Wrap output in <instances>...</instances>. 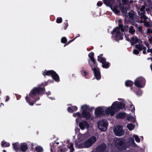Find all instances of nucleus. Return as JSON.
I'll return each instance as SVG.
<instances>
[{"label": "nucleus", "instance_id": "nucleus-1", "mask_svg": "<svg viewBox=\"0 0 152 152\" xmlns=\"http://www.w3.org/2000/svg\"><path fill=\"white\" fill-rule=\"evenodd\" d=\"M125 103L116 101L114 102L110 107L102 108L98 107L96 109V115H105L113 116L115 113L120 109L125 107Z\"/></svg>", "mask_w": 152, "mask_h": 152}, {"label": "nucleus", "instance_id": "nucleus-2", "mask_svg": "<svg viewBox=\"0 0 152 152\" xmlns=\"http://www.w3.org/2000/svg\"><path fill=\"white\" fill-rule=\"evenodd\" d=\"M45 87H34L31 91L28 96L27 95L25 99L29 104L33 106L36 102L39 99V96H42L45 94Z\"/></svg>", "mask_w": 152, "mask_h": 152}, {"label": "nucleus", "instance_id": "nucleus-3", "mask_svg": "<svg viewBox=\"0 0 152 152\" xmlns=\"http://www.w3.org/2000/svg\"><path fill=\"white\" fill-rule=\"evenodd\" d=\"M123 25L119 24V26L115 28L112 32L113 37L116 38V41L119 39H122L123 38L124 34L121 32L123 33L124 31H127L128 30L129 27L127 26H125L124 27V29L123 28Z\"/></svg>", "mask_w": 152, "mask_h": 152}, {"label": "nucleus", "instance_id": "nucleus-4", "mask_svg": "<svg viewBox=\"0 0 152 152\" xmlns=\"http://www.w3.org/2000/svg\"><path fill=\"white\" fill-rule=\"evenodd\" d=\"M94 107H90L86 104L84 105L81 107L82 110V118H85L86 120L89 119L91 117V113L92 112Z\"/></svg>", "mask_w": 152, "mask_h": 152}, {"label": "nucleus", "instance_id": "nucleus-5", "mask_svg": "<svg viewBox=\"0 0 152 152\" xmlns=\"http://www.w3.org/2000/svg\"><path fill=\"white\" fill-rule=\"evenodd\" d=\"M88 56L89 58L88 60V64L91 66L95 77V59L94 58V53L92 52L89 53Z\"/></svg>", "mask_w": 152, "mask_h": 152}, {"label": "nucleus", "instance_id": "nucleus-6", "mask_svg": "<svg viewBox=\"0 0 152 152\" xmlns=\"http://www.w3.org/2000/svg\"><path fill=\"white\" fill-rule=\"evenodd\" d=\"M98 128L101 130L105 132L107 129L108 123L105 120H103L99 121L98 123Z\"/></svg>", "mask_w": 152, "mask_h": 152}, {"label": "nucleus", "instance_id": "nucleus-7", "mask_svg": "<svg viewBox=\"0 0 152 152\" xmlns=\"http://www.w3.org/2000/svg\"><path fill=\"white\" fill-rule=\"evenodd\" d=\"M145 80L142 77H139L137 78L135 80L134 84L135 85L138 87L142 88L145 85Z\"/></svg>", "mask_w": 152, "mask_h": 152}, {"label": "nucleus", "instance_id": "nucleus-8", "mask_svg": "<svg viewBox=\"0 0 152 152\" xmlns=\"http://www.w3.org/2000/svg\"><path fill=\"white\" fill-rule=\"evenodd\" d=\"M113 132L117 136H120L124 134V132L122 127L120 126H117L114 128Z\"/></svg>", "mask_w": 152, "mask_h": 152}, {"label": "nucleus", "instance_id": "nucleus-9", "mask_svg": "<svg viewBox=\"0 0 152 152\" xmlns=\"http://www.w3.org/2000/svg\"><path fill=\"white\" fill-rule=\"evenodd\" d=\"M95 142V136H93L84 142L85 148L90 147Z\"/></svg>", "mask_w": 152, "mask_h": 152}, {"label": "nucleus", "instance_id": "nucleus-10", "mask_svg": "<svg viewBox=\"0 0 152 152\" xmlns=\"http://www.w3.org/2000/svg\"><path fill=\"white\" fill-rule=\"evenodd\" d=\"M121 11L123 13H124V15L126 16H127V17H129V20L131 21L134 20V18L135 15L134 14V11H132L131 12H129L128 15H127V11L126 9H122Z\"/></svg>", "mask_w": 152, "mask_h": 152}, {"label": "nucleus", "instance_id": "nucleus-11", "mask_svg": "<svg viewBox=\"0 0 152 152\" xmlns=\"http://www.w3.org/2000/svg\"><path fill=\"white\" fill-rule=\"evenodd\" d=\"M141 19H144L143 23L146 27H151L152 26L151 24V20L145 15H142L140 17Z\"/></svg>", "mask_w": 152, "mask_h": 152}, {"label": "nucleus", "instance_id": "nucleus-12", "mask_svg": "<svg viewBox=\"0 0 152 152\" xmlns=\"http://www.w3.org/2000/svg\"><path fill=\"white\" fill-rule=\"evenodd\" d=\"M98 61L102 63L103 67L106 68H108L109 65V63L106 62V59L100 56L98 57Z\"/></svg>", "mask_w": 152, "mask_h": 152}, {"label": "nucleus", "instance_id": "nucleus-13", "mask_svg": "<svg viewBox=\"0 0 152 152\" xmlns=\"http://www.w3.org/2000/svg\"><path fill=\"white\" fill-rule=\"evenodd\" d=\"M79 126L81 130H83L85 128L86 129H88L89 125L86 121H83L80 122Z\"/></svg>", "mask_w": 152, "mask_h": 152}, {"label": "nucleus", "instance_id": "nucleus-14", "mask_svg": "<svg viewBox=\"0 0 152 152\" xmlns=\"http://www.w3.org/2000/svg\"><path fill=\"white\" fill-rule=\"evenodd\" d=\"M126 39L127 41L130 42L132 45L137 43H138V44H140V43H142V41L139 39H137L136 37H132L131 40L128 38H127Z\"/></svg>", "mask_w": 152, "mask_h": 152}, {"label": "nucleus", "instance_id": "nucleus-15", "mask_svg": "<svg viewBox=\"0 0 152 152\" xmlns=\"http://www.w3.org/2000/svg\"><path fill=\"white\" fill-rule=\"evenodd\" d=\"M28 147L26 142L21 143L20 144L19 152H26Z\"/></svg>", "mask_w": 152, "mask_h": 152}, {"label": "nucleus", "instance_id": "nucleus-16", "mask_svg": "<svg viewBox=\"0 0 152 152\" xmlns=\"http://www.w3.org/2000/svg\"><path fill=\"white\" fill-rule=\"evenodd\" d=\"M115 146L119 150H121L123 148L122 142L119 139H117L115 141Z\"/></svg>", "mask_w": 152, "mask_h": 152}, {"label": "nucleus", "instance_id": "nucleus-17", "mask_svg": "<svg viewBox=\"0 0 152 152\" xmlns=\"http://www.w3.org/2000/svg\"><path fill=\"white\" fill-rule=\"evenodd\" d=\"M55 71L53 70H45L43 72L42 74L44 76H52Z\"/></svg>", "mask_w": 152, "mask_h": 152}, {"label": "nucleus", "instance_id": "nucleus-18", "mask_svg": "<svg viewBox=\"0 0 152 152\" xmlns=\"http://www.w3.org/2000/svg\"><path fill=\"white\" fill-rule=\"evenodd\" d=\"M13 149L16 152H19L20 146L18 142L13 143L12 144Z\"/></svg>", "mask_w": 152, "mask_h": 152}, {"label": "nucleus", "instance_id": "nucleus-19", "mask_svg": "<svg viewBox=\"0 0 152 152\" xmlns=\"http://www.w3.org/2000/svg\"><path fill=\"white\" fill-rule=\"evenodd\" d=\"M52 77L56 82H58L60 81L58 75L55 71Z\"/></svg>", "mask_w": 152, "mask_h": 152}, {"label": "nucleus", "instance_id": "nucleus-20", "mask_svg": "<svg viewBox=\"0 0 152 152\" xmlns=\"http://www.w3.org/2000/svg\"><path fill=\"white\" fill-rule=\"evenodd\" d=\"M135 48L139 50L140 51H141L143 49L146 51L147 49L145 47H144L141 44V43H140V44H137L135 46Z\"/></svg>", "mask_w": 152, "mask_h": 152}, {"label": "nucleus", "instance_id": "nucleus-21", "mask_svg": "<svg viewBox=\"0 0 152 152\" xmlns=\"http://www.w3.org/2000/svg\"><path fill=\"white\" fill-rule=\"evenodd\" d=\"M96 79L99 80L101 78L100 72L99 69L96 68Z\"/></svg>", "mask_w": 152, "mask_h": 152}, {"label": "nucleus", "instance_id": "nucleus-22", "mask_svg": "<svg viewBox=\"0 0 152 152\" xmlns=\"http://www.w3.org/2000/svg\"><path fill=\"white\" fill-rule=\"evenodd\" d=\"M106 148V146L105 144H103L102 145H99L97 148L96 151L98 150L100 151H104Z\"/></svg>", "mask_w": 152, "mask_h": 152}, {"label": "nucleus", "instance_id": "nucleus-23", "mask_svg": "<svg viewBox=\"0 0 152 152\" xmlns=\"http://www.w3.org/2000/svg\"><path fill=\"white\" fill-rule=\"evenodd\" d=\"M66 151V148L63 146H59L57 149V152H65Z\"/></svg>", "mask_w": 152, "mask_h": 152}, {"label": "nucleus", "instance_id": "nucleus-24", "mask_svg": "<svg viewBox=\"0 0 152 152\" xmlns=\"http://www.w3.org/2000/svg\"><path fill=\"white\" fill-rule=\"evenodd\" d=\"M67 147L70 149L69 152H74L75 151V149L73 147V144L72 143L69 142Z\"/></svg>", "mask_w": 152, "mask_h": 152}, {"label": "nucleus", "instance_id": "nucleus-25", "mask_svg": "<svg viewBox=\"0 0 152 152\" xmlns=\"http://www.w3.org/2000/svg\"><path fill=\"white\" fill-rule=\"evenodd\" d=\"M125 115L124 113H121L117 114L116 116V117L117 119L122 118L125 117Z\"/></svg>", "mask_w": 152, "mask_h": 152}, {"label": "nucleus", "instance_id": "nucleus-26", "mask_svg": "<svg viewBox=\"0 0 152 152\" xmlns=\"http://www.w3.org/2000/svg\"><path fill=\"white\" fill-rule=\"evenodd\" d=\"M35 150L37 152H42L43 151V148L40 146H37L36 147Z\"/></svg>", "mask_w": 152, "mask_h": 152}, {"label": "nucleus", "instance_id": "nucleus-27", "mask_svg": "<svg viewBox=\"0 0 152 152\" xmlns=\"http://www.w3.org/2000/svg\"><path fill=\"white\" fill-rule=\"evenodd\" d=\"M144 43L145 45L148 48V49L147 50V52L148 53H152V48L151 49L149 48V44L146 41H145L144 42Z\"/></svg>", "mask_w": 152, "mask_h": 152}, {"label": "nucleus", "instance_id": "nucleus-28", "mask_svg": "<svg viewBox=\"0 0 152 152\" xmlns=\"http://www.w3.org/2000/svg\"><path fill=\"white\" fill-rule=\"evenodd\" d=\"M135 30L134 27L132 26H131L129 27V32L132 34H134Z\"/></svg>", "mask_w": 152, "mask_h": 152}, {"label": "nucleus", "instance_id": "nucleus-29", "mask_svg": "<svg viewBox=\"0 0 152 152\" xmlns=\"http://www.w3.org/2000/svg\"><path fill=\"white\" fill-rule=\"evenodd\" d=\"M1 145L2 147H9L10 144L9 143L5 141H2Z\"/></svg>", "mask_w": 152, "mask_h": 152}, {"label": "nucleus", "instance_id": "nucleus-30", "mask_svg": "<svg viewBox=\"0 0 152 152\" xmlns=\"http://www.w3.org/2000/svg\"><path fill=\"white\" fill-rule=\"evenodd\" d=\"M76 147L79 148H85V145L84 142L79 144L77 143L76 145Z\"/></svg>", "mask_w": 152, "mask_h": 152}, {"label": "nucleus", "instance_id": "nucleus-31", "mask_svg": "<svg viewBox=\"0 0 152 152\" xmlns=\"http://www.w3.org/2000/svg\"><path fill=\"white\" fill-rule=\"evenodd\" d=\"M127 127L130 130L132 131L134 128V126L131 124H128L127 126Z\"/></svg>", "mask_w": 152, "mask_h": 152}, {"label": "nucleus", "instance_id": "nucleus-32", "mask_svg": "<svg viewBox=\"0 0 152 152\" xmlns=\"http://www.w3.org/2000/svg\"><path fill=\"white\" fill-rule=\"evenodd\" d=\"M114 0H104V1L107 5H109L112 3L113 2Z\"/></svg>", "mask_w": 152, "mask_h": 152}, {"label": "nucleus", "instance_id": "nucleus-33", "mask_svg": "<svg viewBox=\"0 0 152 152\" xmlns=\"http://www.w3.org/2000/svg\"><path fill=\"white\" fill-rule=\"evenodd\" d=\"M125 84L126 86H130L133 84V82L130 80L126 81L125 82Z\"/></svg>", "mask_w": 152, "mask_h": 152}, {"label": "nucleus", "instance_id": "nucleus-34", "mask_svg": "<svg viewBox=\"0 0 152 152\" xmlns=\"http://www.w3.org/2000/svg\"><path fill=\"white\" fill-rule=\"evenodd\" d=\"M73 116L75 117L77 116L78 118H82V114H81L79 112H77L76 113H74L73 114Z\"/></svg>", "mask_w": 152, "mask_h": 152}, {"label": "nucleus", "instance_id": "nucleus-35", "mask_svg": "<svg viewBox=\"0 0 152 152\" xmlns=\"http://www.w3.org/2000/svg\"><path fill=\"white\" fill-rule=\"evenodd\" d=\"M81 73L83 76L85 77V78H87V77L88 74L86 71L83 70L81 71Z\"/></svg>", "mask_w": 152, "mask_h": 152}, {"label": "nucleus", "instance_id": "nucleus-36", "mask_svg": "<svg viewBox=\"0 0 152 152\" xmlns=\"http://www.w3.org/2000/svg\"><path fill=\"white\" fill-rule=\"evenodd\" d=\"M133 137L135 139V140L136 142H140L139 137L137 135L134 134L133 136Z\"/></svg>", "mask_w": 152, "mask_h": 152}, {"label": "nucleus", "instance_id": "nucleus-37", "mask_svg": "<svg viewBox=\"0 0 152 152\" xmlns=\"http://www.w3.org/2000/svg\"><path fill=\"white\" fill-rule=\"evenodd\" d=\"M67 42V39L65 37H62L61 39V42L63 44H66Z\"/></svg>", "mask_w": 152, "mask_h": 152}, {"label": "nucleus", "instance_id": "nucleus-38", "mask_svg": "<svg viewBox=\"0 0 152 152\" xmlns=\"http://www.w3.org/2000/svg\"><path fill=\"white\" fill-rule=\"evenodd\" d=\"M78 37H75L74 39H73L71 40H69V41H68V42H66V44L64 45V47H65L66 46L68 45L69 44H70L73 41H74L75 39H76Z\"/></svg>", "mask_w": 152, "mask_h": 152}, {"label": "nucleus", "instance_id": "nucleus-39", "mask_svg": "<svg viewBox=\"0 0 152 152\" xmlns=\"http://www.w3.org/2000/svg\"><path fill=\"white\" fill-rule=\"evenodd\" d=\"M145 7L144 6H143L140 9V11H141V13L142 15H144V14L145 13Z\"/></svg>", "mask_w": 152, "mask_h": 152}, {"label": "nucleus", "instance_id": "nucleus-40", "mask_svg": "<svg viewBox=\"0 0 152 152\" xmlns=\"http://www.w3.org/2000/svg\"><path fill=\"white\" fill-rule=\"evenodd\" d=\"M111 9L114 13L116 14H118L120 12L115 7H112Z\"/></svg>", "mask_w": 152, "mask_h": 152}, {"label": "nucleus", "instance_id": "nucleus-41", "mask_svg": "<svg viewBox=\"0 0 152 152\" xmlns=\"http://www.w3.org/2000/svg\"><path fill=\"white\" fill-rule=\"evenodd\" d=\"M62 21V19L61 17L58 18L56 20V22L58 23H61Z\"/></svg>", "mask_w": 152, "mask_h": 152}, {"label": "nucleus", "instance_id": "nucleus-42", "mask_svg": "<svg viewBox=\"0 0 152 152\" xmlns=\"http://www.w3.org/2000/svg\"><path fill=\"white\" fill-rule=\"evenodd\" d=\"M63 28L64 30H66L68 26V23L66 22H64L63 23Z\"/></svg>", "mask_w": 152, "mask_h": 152}, {"label": "nucleus", "instance_id": "nucleus-43", "mask_svg": "<svg viewBox=\"0 0 152 152\" xmlns=\"http://www.w3.org/2000/svg\"><path fill=\"white\" fill-rule=\"evenodd\" d=\"M68 111L70 113H73L74 112V110L71 107H68L67 108Z\"/></svg>", "mask_w": 152, "mask_h": 152}, {"label": "nucleus", "instance_id": "nucleus-44", "mask_svg": "<svg viewBox=\"0 0 152 152\" xmlns=\"http://www.w3.org/2000/svg\"><path fill=\"white\" fill-rule=\"evenodd\" d=\"M129 142L131 144H134V140L132 138L130 137L129 139Z\"/></svg>", "mask_w": 152, "mask_h": 152}, {"label": "nucleus", "instance_id": "nucleus-45", "mask_svg": "<svg viewBox=\"0 0 152 152\" xmlns=\"http://www.w3.org/2000/svg\"><path fill=\"white\" fill-rule=\"evenodd\" d=\"M148 38L149 41L152 45V37L149 36L148 37Z\"/></svg>", "mask_w": 152, "mask_h": 152}, {"label": "nucleus", "instance_id": "nucleus-46", "mask_svg": "<svg viewBox=\"0 0 152 152\" xmlns=\"http://www.w3.org/2000/svg\"><path fill=\"white\" fill-rule=\"evenodd\" d=\"M131 111L132 112H134L135 111V108L134 105L132 104L130 105V109Z\"/></svg>", "mask_w": 152, "mask_h": 152}, {"label": "nucleus", "instance_id": "nucleus-47", "mask_svg": "<svg viewBox=\"0 0 152 152\" xmlns=\"http://www.w3.org/2000/svg\"><path fill=\"white\" fill-rule=\"evenodd\" d=\"M133 53L134 54L137 55L139 53V51L137 50L134 49L133 51Z\"/></svg>", "mask_w": 152, "mask_h": 152}, {"label": "nucleus", "instance_id": "nucleus-48", "mask_svg": "<svg viewBox=\"0 0 152 152\" xmlns=\"http://www.w3.org/2000/svg\"><path fill=\"white\" fill-rule=\"evenodd\" d=\"M147 33L148 34H152V29L150 28L147 29Z\"/></svg>", "mask_w": 152, "mask_h": 152}, {"label": "nucleus", "instance_id": "nucleus-49", "mask_svg": "<svg viewBox=\"0 0 152 152\" xmlns=\"http://www.w3.org/2000/svg\"><path fill=\"white\" fill-rule=\"evenodd\" d=\"M142 93V91L139 89L138 90V92H136V94L138 95H140Z\"/></svg>", "mask_w": 152, "mask_h": 152}, {"label": "nucleus", "instance_id": "nucleus-50", "mask_svg": "<svg viewBox=\"0 0 152 152\" xmlns=\"http://www.w3.org/2000/svg\"><path fill=\"white\" fill-rule=\"evenodd\" d=\"M48 84V83L45 82V83H41L40 86H47Z\"/></svg>", "mask_w": 152, "mask_h": 152}, {"label": "nucleus", "instance_id": "nucleus-51", "mask_svg": "<svg viewBox=\"0 0 152 152\" xmlns=\"http://www.w3.org/2000/svg\"><path fill=\"white\" fill-rule=\"evenodd\" d=\"M72 108L73 110L74 111H76L77 109V107L76 106H74L72 107Z\"/></svg>", "mask_w": 152, "mask_h": 152}, {"label": "nucleus", "instance_id": "nucleus-52", "mask_svg": "<svg viewBox=\"0 0 152 152\" xmlns=\"http://www.w3.org/2000/svg\"><path fill=\"white\" fill-rule=\"evenodd\" d=\"M102 4V3L101 2H98L97 3V5L98 6H101Z\"/></svg>", "mask_w": 152, "mask_h": 152}, {"label": "nucleus", "instance_id": "nucleus-53", "mask_svg": "<svg viewBox=\"0 0 152 152\" xmlns=\"http://www.w3.org/2000/svg\"><path fill=\"white\" fill-rule=\"evenodd\" d=\"M31 149L30 150L31 151H33V150L34 149V148L33 147V146H34V145L33 144H31Z\"/></svg>", "mask_w": 152, "mask_h": 152}, {"label": "nucleus", "instance_id": "nucleus-54", "mask_svg": "<svg viewBox=\"0 0 152 152\" xmlns=\"http://www.w3.org/2000/svg\"><path fill=\"white\" fill-rule=\"evenodd\" d=\"M9 100H10V98H9V96H6V99L5 100V101L6 102H7Z\"/></svg>", "mask_w": 152, "mask_h": 152}, {"label": "nucleus", "instance_id": "nucleus-55", "mask_svg": "<svg viewBox=\"0 0 152 152\" xmlns=\"http://www.w3.org/2000/svg\"><path fill=\"white\" fill-rule=\"evenodd\" d=\"M138 29L139 31H142V26H139L138 27Z\"/></svg>", "mask_w": 152, "mask_h": 152}, {"label": "nucleus", "instance_id": "nucleus-56", "mask_svg": "<svg viewBox=\"0 0 152 152\" xmlns=\"http://www.w3.org/2000/svg\"><path fill=\"white\" fill-rule=\"evenodd\" d=\"M46 94L48 95H50L51 94V93L50 91H48V92H46Z\"/></svg>", "mask_w": 152, "mask_h": 152}, {"label": "nucleus", "instance_id": "nucleus-57", "mask_svg": "<svg viewBox=\"0 0 152 152\" xmlns=\"http://www.w3.org/2000/svg\"><path fill=\"white\" fill-rule=\"evenodd\" d=\"M143 22H144V20L143 21L142 20H141L139 22V23H143Z\"/></svg>", "mask_w": 152, "mask_h": 152}, {"label": "nucleus", "instance_id": "nucleus-58", "mask_svg": "<svg viewBox=\"0 0 152 152\" xmlns=\"http://www.w3.org/2000/svg\"><path fill=\"white\" fill-rule=\"evenodd\" d=\"M142 53L143 54H145L146 53V51L145 50H144V51H143V52H142Z\"/></svg>", "mask_w": 152, "mask_h": 152}, {"label": "nucleus", "instance_id": "nucleus-59", "mask_svg": "<svg viewBox=\"0 0 152 152\" xmlns=\"http://www.w3.org/2000/svg\"><path fill=\"white\" fill-rule=\"evenodd\" d=\"M1 105H2L3 106H4V104L3 103H1L0 104V107L1 106Z\"/></svg>", "mask_w": 152, "mask_h": 152}, {"label": "nucleus", "instance_id": "nucleus-60", "mask_svg": "<svg viewBox=\"0 0 152 152\" xmlns=\"http://www.w3.org/2000/svg\"><path fill=\"white\" fill-rule=\"evenodd\" d=\"M133 2V0H130L129 3H132Z\"/></svg>", "mask_w": 152, "mask_h": 152}, {"label": "nucleus", "instance_id": "nucleus-61", "mask_svg": "<svg viewBox=\"0 0 152 152\" xmlns=\"http://www.w3.org/2000/svg\"><path fill=\"white\" fill-rule=\"evenodd\" d=\"M150 67L151 70V71H152V64L150 65Z\"/></svg>", "mask_w": 152, "mask_h": 152}, {"label": "nucleus", "instance_id": "nucleus-62", "mask_svg": "<svg viewBox=\"0 0 152 152\" xmlns=\"http://www.w3.org/2000/svg\"><path fill=\"white\" fill-rule=\"evenodd\" d=\"M91 152H95V150L94 149Z\"/></svg>", "mask_w": 152, "mask_h": 152}, {"label": "nucleus", "instance_id": "nucleus-63", "mask_svg": "<svg viewBox=\"0 0 152 152\" xmlns=\"http://www.w3.org/2000/svg\"><path fill=\"white\" fill-rule=\"evenodd\" d=\"M121 20H118V22L119 23H121Z\"/></svg>", "mask_w": 152, "mask_h": 152}, {"label": "nucleus", "instance_id": "nucleus-64", "mask_svg": "<svg viewBox=\"0 0 152 152\" xmlns=\"http://www.w3.org/2000/svg\"><path fill=\"white\" fill-rule=\"evenodd\" d=\"M3 151L4 152H6V151L5 150H3Z\"/></svg>", "mask_w": 152, "mask_h": 152}]
</instances>
